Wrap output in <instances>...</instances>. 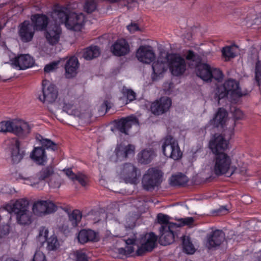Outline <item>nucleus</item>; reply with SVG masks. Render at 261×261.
<instances>
[{
    "label": "nucleus",
    "instance_id": "b1692460",
    "mask_svg": "<svg viewBox=\"0 0 261 261\" xmlns=\"http://www.w3.org/2000/svg\"><path fill=\"white\" fill-rule=\"evenodd\" d=\"M31 21L36 31L45 30L48 23V18L43 14H35L31 16Z\"/></svg>",
    "mask_w": 261,
    "mask_h": 261
},
{
    "label": "nucleus",
    "instance_id": "c03bdc74",
    "mask_svg": "<svg viewBox=\"0 0 261 261\" xmlns=\"http://www.w3.org/2000/svg\"><path fill=\"white\" fill-rule=\"evenodd\" d=\"M182 240L184 251L187 254H193L195 252V248L193 245L190 241L189 238L187 236H184Z\"/></svg>",
    "mask_w": 261,
    "mask_h": 261
},
{
    "label": "nucleus",
    "instance_id": "0e129e2a",
    "mask_svg": "<svg viewBox=\"0 0 261 261\" xmlns=\"http://www.w3.org/2000/svg\"><path fill=\"white\" fill-rule=\"evenodd\" d=\"M0 261H18V260L14 258L8 257L6 256H3L0 258Z\"/></svg>",
    "mask_w": 261,
    "mask_h": 261
},
{
    "label": "nucleus",
    "instance_id": "423d86ee",
    "mask_svg": "<svg viewBox=\"0 0 261 261\" xmlns=\"http://www.w3.org/2000/svg\"><path fill=\"white\" fill-rule=\"evenodd\" d=\"M228 94L233 97H240L245 95L246 93L241 91L239 83L236 81L228 80L222 86L218 87L216 95L220 99Z\"/></svg>",
    "mask_w": 261,
    "mask_h": 261
},
{
    "label": "nucleus",
    "instance_id": "4c0bfd02",
    "mask_svg": "<svg viewBox=\"0 0 261 261\" xmlns=\"http://www.w3.org/2000/svg\"><path fill=\"white\" fill-rule=\"evenodd\" d=\"M100 53V49L98 47L91 46L83 51V57L87 60H90L98 57Z\"/></svg>",
    "mask_w": 261,
    "mask_h": 261
},
{
    "label": "nucleus",
    "instance_id": "bf43d9fd",
    "mask_svg": "<svg viewBox=\"0 0 261 261\" xmlns=\"http://www.w3.org/2000/svg\"><path fill=\"white\" fill-rule=\"evenodd\" d=\"M255 78L258 82H261V63L260 62H257L256 64Z\"/></svg>",
    "mask_w": 261,
    "mask_h": 261
},
{
    "label": "nucleus",
    "instance_id": "69168bd1",
    "mask_svg": "<svg viewBox=\"0 0 261 261\" xmlns=\"http://www.w3.org/2000/svg\"><path fill=\"white\" fill-rule=\"evenodd\" d=\"M127 3L128 5V7L130 8L132 7V5L135 6L136 5V0H127Z\"/></svg>",
    "mask_w": 261,
    "mask_h": 261
},
{
    "label": "nucleus",
    "instance_id": "58836bf2",
    "mask_svg": "<svg viewBox=\"0 0 261 261\" xmlns=\"http://www.w3.org/2000/svg\"><path fill=\"white\" fill-rule=\"evenodd\" d=\"M17 222L21 225H29L32 222V213L29 209L16 215Z\"/></svg>",
    "mask_w": 261,
    "mask_h": 261
},
{
    "label": "nucleus",
    "instance_id": "dca6fc26",
    "mask_svg": "<svg viewBox=\"0 0 261 261\" xmlns=\"http://www.w3.org/2000/svg\"><path fill=\"white\" fill-rule=\"evenodd\" d=\"M34 59L29 55H20L10 60L11 65L15 69L24 70L34 64Z\"/></svg>",
    "mask_w": 261,
    "mask_h": 261
},
{
    "label": "nucleus",
    "instance_id": "2eb2a0df",
    "mask_svg": "<svg viewBox=\"0 0 261 261\" xmlns=\"http://www.w3.org/2000/svg\"><path fill=\"white\" fill-rule=\"evenodd\" d=\"M224 232L219 229L213 230L206 236L205 246L208 249H212L219 246L225 240Z\"/></svg>",
    "mask_w": 261,
    "mask_h": 261
},
{
    "label": "nucleus",
    "instance_id": "20e7f679",
    "mask_svg": "<svg viewBox=\"0 0 261 261\" xmlns=\"http://www.w3.org/2000/svg\"><path fill=\"white\" fill-rule=\"evenodd\" d=\"M55 174L54 168L52 166H48L43 167L38 172L35 177L25 178V183L31 186L42 190L45 186V180L48 178H50Z\"/></svg>",
    "mask_w": 261,
    "mask_h": 261
},
{
    "label": "nucleus",
    "instance_id": "a878e982",
    "mask_svg": "<svg viewBox=\"0 0 261 261\" xmlns=\"http://www.w3.org/2000/svg\"><path fill=\"white\" fill-rule=\"evenodd\" d=\"M30 158L39 165H44L47 160L45 150L40 147L34 148L30 154Z\"/></svg>",
    "mask_w": 261,
    "mask_h": 261
},
{
    "label": "nucleus",
    "instance_id": "4be33fe9",
    "mask_svg": "<svg viewBox=\"0 0 261 261\" xmlns=\"http://www.w3.org/2000/svg\"><path fill=\"white\" fill-rule=\"evenodd\" d=\"M61 29L57 25L50 27L45 34L47 42L50 45H55L58 43L61 34Z\"/></svg>",
    "mask_w": 261,
    "mask_h": 261
},
{
    "label": "nucleus",
    "instance_id": "f257e3e1",
    "mask_svg": "<svg viewBox=\"0 0 261 261\" xmlns=\"http://www.w3.org/2000/svg\"><path fill=\"white\" fill-rule=\"evenodd\" d=\"M51 16L57 24L64 23L67 29L75 32L82 30L86 20L83 13L73 11L65 7H57Z\"/></svg>",
    "mask_w": 261,
    "mask_h": 261
},
{
    "label": "nucleus",
    "instance_id": "37998d69",
    "mask_svg": "<svg viewBox=\"0 0 261 261\" xmlns=\"http://www.w3.org/2000/svg\"><path fill=\"white\" fill-rule=\"evenodd\" d=\"M82 217L81 212L77 210H74L69 214V220L72 227H74L78 225L81 220Z\"/></svg>",
    "mask_w": 261,
    "mask_h": 261
},
{
    "label": "nucleus",
    "instance_id": "0eeeda50",
    "mask_svg": "<svg viewBox=\"0 0 261 261\" xmlns=\"http://www.w3.org/2000/svg\"><path fill=\"white\" fill-rule=\"evenodd\" d=\"M137 244V254L142 255L145 252L151 251L156 244L157 237L152 232L142 234L136 240Z\"/></svg>",
    "mask_w": 261,
    "mask_h": 261
},
{
    "label": "nucleus",
    "instance_id": "338daca9",
    "mask_svg": "<svg viewBox=\"0 0 261 261\" xmlns=\"http://www.w3.org/2000/svg\"><path fill=\"white\" fill-rule=\"evenodd\" d=\"M102 106L104 108H106V110H107L108 108H110V103L107 100L104 101Z\"/></svg>",
    "mask_w": 261,
    "mask_h": 261
},
{
    "label": "nucleus",
    "instance_id": "774afa93",
    "mask_svg": "<svg viewBox=\"0 0 261 261\" xmlns=\"http://www.w3.org/2000/svg\"><path fill=\"white\" fill-rule=\"evenodd\" d=\"M239 171H240V172L241 174H245V173L246 171V168H245V167H244V168H243L242 169H240V170H239Z\"/></svg>",
    "mask_w": 261,
    "mask_h": 261
},
{
    "label": "nucleus",
    "instance_id": "cd10ccee",
    "mask_svg": "<svg viewBox=\"0 0 261 261\" xmlns=\"http://www.w3.org/2000/svg\"><path fill=\"white\" fill-rule=\"evenodd\" d=\"M79 64L77 58L75 57H72L68 60L65 65L66 75L68 78L76 74Z\"/></svg>",
    "mask_w": 261,
    "mask_h": 261
},
{
    "label": "nucleus",
    "instance_id": "7c9ffc66",
    "mask_svg": "<svg viewBox=\"0 0 261 261\" xmlns=\"http://www.w3.org/2000/svg\"><path fill=\"white\" fill-rule=\"evenodd\" d=\"M77 238L82 244L86 243L88 241L98 240L97 234L92 230H82L80 231Z\"/></svg>",
    "mask_w": 261,
    "mask_h": 261
},
{
    "label": "nucleus",
    "instance_id": "6e6552de",
    "mask_svg": "<svg viewBox=\"0 0 261 261\" xmlns=\"http://www.w3.org/2000/svg\"><path fill=\"white\" fill-rule=\"evenodd\" d=\"M162 173L155 168H149L144 175L142 179V185L146 190H151L158 186L161 182Z\"/></svg>",
    "mask_w": 261,
    "mask_h": 261
},
{
    "label": "nucleus",
    "instance_id": "f03ea898",
    "mask_svg": "<svg viewBox=\"0 0 261 261\" xmlns=\"http://www.w3.org/2000/svg\"><path fill=\"white\" fill-rule=\"evenodd\" d=\"M237 170V168L232 164L230 157L225 153H219L215 155L213 160V171L217 176L224 175L231 176Z\"/></svg>",
    "mask_w": 261,
    "mask_h": 261
},
{
    "label": "nucleus",
    "instance_id": "ddd939ff",
    "mask_svg": "<svg viewBox=\"0 0 261 261\" xmlns=\"http://www.w3.org/2000/svg\"><path fill=\"white\" fill-rule=\"evenodd\" d=\"M7 146L6 150L10 155L12 161L14 163H19L24 156V152L20 150V142L15 138L7 139L5 141Z\"/></svg>",
    "mask_w": 261,
    "mask_h": 261
},
{
    "label": "nucleus",
    "instance_id": "680f3d73",
    "mask_svg": "<svg viewBox=\"0 0 261 261\" xmlns=\"http://www.w3.org/2000/svg\"><path fill=\"white\" fill-rule=\"evenodd\" d=\"M182 225H191L194 222V219L192 217H187L181 219Z\"/></svg>",
    "mask_w": 261,
    "mask_h": 261
},
{
    "label": "nucleus",
    "instance_id": "603ef678",
    "mask_svg": "<svg viewBox=\"0 0 261 261\" xmlns=\"http://www.w3.org/2000/svg\"><path fill=\"white\" fill-rule=\"evenodd\" d=\"M137 217L127 216L125 219L124 225L126 228L132 229L136 225Z\"/></svg>",
    "mask_w": 261,
    "mask_h": 261
},
{
    "label": "nucleus",
    "instance_id": "6ab92c4d",
    "mask_svg": "<svg viewBox=\"0 0 261 261\" xmlns=\"http://www.w3.org/2000/svg\"><path fill=\"white\" fill-rule=\"evenodd\" d=\"M36 29L29 21H24L18 28V34L22 42L31 41L34 35Z\"/></svg>",
    "mask_w": 261,
    "mask_h": 261
},
{
    "label": "nucleus",
    "instance_id": "4d7b16f0",
    "mask_svg": "<svg viewBox=\"0 0 261 261\" xmlns=\"http://www.w3.org/2000/svg\"><path fill=\"white\" fill-rule=\"evenodd\" d=\"M186 58L187 60L192 61H198L199 60V57L197 54H196L192 50H189L187 51V54L186 56Z\"/></svg>",
    "mask_w": 261,
    "mask_h": 261
},
{
    "label": "nucleus",
    "instance_id": "412c9836",
    "mask_svg": "<svg viewBox=\"0 0 261 261\" xmlns=\"http://www.w3.org/2000/svg\"><path fill=\"white\" fill-rule=\"evenodd\" d=\"M111 49L115 56L120 57L128 54L130 47L125 39H119L112 45Z\"/></svg>",
    "mask_w": 261,
    "mask_h": 261
},
{
    "label": "nucleus",
    "instance_id": "9b49d317",
    "mask_svg": "<svg viewBox=\"0 0 261 261\" xmlns=\"http://www.w3.org/2000/svg\"><path fill=\"white\" fill-rule=\"evenodd\" d=\"M135 147L134 145L123 142L118 144L114 151V155L112 160L117 162L122 161L135 153Z\"/></svg>",
    "mask_w": 261,
    "mask_h": 261
},
{
    "label": "nucleus",
    "instance_id": "aec40b11",
    "mask_svg": "<svg viewBox=\"0 0 261 261\" xmlns=\"http://www.w3.org/2000/svg\"><path fill=\"white\" fill-rule=\"evenodd\" d=\"M171 106V100L170 98L167 97H163L151 104L150 110L153 114L159 115L168 111Z\"/></svg>",
    "mask_w": 261,
    "mask_h": 261
},
{
    "label": "nucleus",
    "instance_id": "7ed1b4c3",
    "mask_svg": "<svg viewBox=\"0 0 261 261\" xmlns=\"http://www.w3.org/2000/svg\"><path fill=\"white\" fill-rule=\"evenodd\" d=\"M162 150L165 156L174 161L180 160L182 156L177 141L171 136H167L163 140Z\"/></svg>",
    "mask_w": 261,
    "mask_h": 261
},
{
    "label": "nucleus",
    "instance_id": "c9c22d12",
    "mask_svg": "<svg viewBox=\"0 0 261 261\" xmlns=\"http://www.w3.org/2000/svg\"><path fill=\"white\" fill-rule=\"evenodd\" d=\"M137 237L135 235V238L132 239H127L125 240L126 246L124 249L121 248L119 249L120 253H123L125 255H130L135 250V247L137 248V244L136 240Z\"/></svg>",
    "mask_w": 261,
    "mask_h": 261
},
{
    "label": "nucleus",
    "instance_id": "6e6d98bb",
    "mask_svg": "<svg viewBox=\"0 0 261 261\" xmlns=\"http://www.w3.org/2000/svg\"><path fill=\"white\" fill-rule=\"evenodd\" d=\"M59 63V61H55L46 65L44 68V71L46 72H50L54 71L58 68Z\"/></svg>",
    "mask_w": 261,
    "mask_h": 261
},
{
    "label": "nucleus",
    "instance_id": "052dcab7",
    "mask_svg": "<svg viewBox=\"0 0 261 261\" xmlns=\"http://www.w3.org/2000/svg\"><path fill=\"white\" fill-rule=\"evenodd\" d=\"M127 28L128 31L131 33H133L136 31L139 30V28L138 24L135 23H131L127 26Z\"/></svg>",
    "mask_w": 261,
    "mask_h": 261
},
{
    "label": "nucleus",
    "instance_id": "393cba45",
    "mask_svg": "<svg viewBox=\"0 0 261 261\" xmlns=\"http://www.w3.org/2000/svg\"><path fill=\"white\" fill-rule=\"evenodd\" d=\"M177 228L160 229V243L164 246L168 245L174 241L175 232Z\"/></svg>",
    "mask_w": 261,
    "mask_h": 261
},
{
    "label": "nucleus",
    "instance_id": "c756f323",
    "mask_svg": "<svg viewBox=\"0 0 261 261\" xmlns=\"http://www.w3.org/2000/svg\"><path fill=\"white\" fill-rule=\"evenodd\" d=\"M157 219L158 223L161 225L160 229L177 228L180 226L179 224L170 222V218L167 215L159 214Z\"/></svg>",
    "mask_w": 261,
    "mask_h": 261
},
{
    "label": "nucleus",
    "instance_id": "1a4fd4ad",
    "mask_svg": "<svg viewBox=\"0 0 261 261\" xmlns=\"http://www.w3.org/2000/svg\"><path fill=\"white\" fill-rule=\"evenodd\" d=\"M42 94L39 99L44 103H51L55 101L58 97V92L54 84L50 81L44 80L42 82Z\"/></svg>",
    "mask_w": 261,
    "mask_h": 261
},
{
    "label": "nucleus",
    "instance_id": "a18cd8bd",
    "mask_svg": "<svg viewBox=\"0 0 261 261\" xmlns=\"http://www.w3.org/2000/svg\"><path fill=\"white\" fill-rule=\"evenodd\" d=\"M47 249L49 251L56 250L60 247V243L56 236H51L47 240Z\"/></svg>",
    "mask_w": 261,
    "mask_h": 261
},
{
    "label": "nucleus",
    "instance_id": "473e14b6",
    "mask_svg": "<svg viewBox=\"0 0 261 261\" xmlns=\"http://www.w3.org/2000/svg\"><path fill=\"white\" fill-rule=\"evenodd\" d=\"M227 118V113L226 111L222 108L218 109L217 113L213 119V122L216 127H223Z\"/></svg>",
    "mask_w": 261,
    "mask_h": 261
},
{
    "label": "nucleus",
    "instance_id": "e2e57ef3",
    "mask_svg": "<svg viewBox=\"0 0 261 261\" xmlns=\"http://www.w3.org/2000/svg\"><path fill=\"white\" fill-rule=\"evenodd\" d=\"M233 116L236 119H241L243 118V114L240 110H236Z\"/></svg>",
    "mask_w": 261,
    "mask_h": 261
},
{
    "label": "nucleus",
    "instance_id": "864d4df0",
    "mask_svg": "<svg viewBox=\"0 0 261 261\" xmlns=\"http://www.w3.org/2000/svg\"><path fill=\"white\" fill-rule=\"evenodd\" d=\"M48 184L51 188H58L60 186L59 179L55 174L49 178Z\"/></svg>",
    "mask_w": 261,
    "mask_h": 261
},
{
    "label": "nucleus",
    "instance_id": "a211bd4d",
    "mask_svg": "<svg viewBox=\"0 0 261 261\" xmlns=\"http://www.w3.org/2000/svg\"><path fill=\"white\" fill-rule=\"evenodd\" d=\"M136 57L141 62L150 64L155 59V55L151 46L141 45L137 49Z\"/></svg>",
    "mask_w": 261,
    "mask_h": 261
},
{
    "label": "nucleus",
    "instance_id": "2f4dec72",
    "mask_svg": "<svg viewBox=\"0 0 261 261\" xmlns=\"http://www.w3.org/2000/svg\"><path fill=\"white\" fill-rule=\"evenodd\" d=\"M156 156L154 151L152 148H146L138 154L139 162L142 164H148Z\"/></svg>",
    "mask_w": 261,
    "mask_h": 261
},
{
    "label": "nucleus",
    "instance_id": "8fccbe9b",
    "mask_svg": "<svg viewBox=\"0 0 261 261\" xmlns=\"http://www.w3.org/2000/svg\"><path fill=\"white\" fill-rule=\"evenodd\" d=\"M85 11L88 13H91L96 9V3L95 0H87L84 6Z\"/></svg>",
    "mask_w": 261,
    "mask_h": 261
},
{
    "label": "nucleus",
    "instance_id": "5701e85b",
    "mask_svg": "<svg viewBox=\"0 0 261 261\" xmlns=\"http://www.w3.org/2000/svg\"><path fill=\"white\" fill-rule=\"evenodd\" d=\"M138 124V120L137 118L135 116H130L119 120L117 123L116 126L120 132L128 134L127 132L132 125Z\"/></svg>",
    "mask_w": 261,
    "mask_h": 261
},
{
    "label": "nucleus",
    "instance_id": "9d476101",
    "mask_svg": "<svg viewBox=\"0 0 261 261\" xmlns=\"http://www.w3.org/2000/svg\"><path fill=\"white\" fill-rule=\"evenodd\" d=\"M140 174L137 168L131 163L124 164L119 173L120 179L126 183L136 184Z\"/></svg>",
    "mask_w": 261,
    "mask_h": 261
},
{
    "label": "nucleus",
    "instance_id": "09e8293b",
    "mask_svg": "<svg viewBox=\"0 0 261 261\" xmlns=\"http://www.w3.org/2000/svg\"><path fill=\"white\" fill-rule=\"evenodd\" d=\"M210 75V81L212 79H215L218 82H221L223 79V74L222 71L216 68L212 67Z\"/></svg>",
    "mask_w": 261,
    "mask_h": 261
},
{
    "label": "nucleus",
    "instance_id": "72a5a7b5",
    "mask_svg": "<svg viewBox=\"0 0 261 261\" xmlns=\"http://www.w3.org/2000/svg\"><path fill=\"white\" fill-rule=\"evenodd\" d=\"M29 201L27 199H18L13 204L11 207L12 212L16 215L23 211L29 209Z\"/></svg>",
    "mask_w": 261,
    "mask_h": 261
},
{
    "label": "nucleus",
    "instance_id": "39448f33",
    "mask_svg": "<svg viewBox=\"0 0 261 261\" xmlns=\"http://www.w3.org/2000/svg\"><path fill=\"white\" fill-rule=\"evenodd\" d=\"M165 60L167 61L168 68L173 75H180L186 71V61L179 54H167Z\"/></svg>",
    "mask_w": 261,
    "mask_h": 261
},
{
    "label": "nucleus",
    "instance_id": "ea45409f",
    "mask_svg": "<svg viewBox=\"0 0 261 261\" xmlns=\"http://www.w3.org/2000/svg\"><path fill=\"white\" fill-rule=\"evenodd\" d=\"M187 181V177L181 173L172 175L170 178V184L173 186H182Z\"/></svg>",
    "mask_w": 261,
    "mask_h": 261
},
{
    "label": "nucleus",
    "instance_id": "f704fd0d",
    "mask_svg": "<svg viewBox=\"0 0 261 261\" xmlns=\"http://www.w3.org/2000/svg\"><path fill=\"white\" fill-rule=\"evenodd\" d=\"M66 175L72 181L77 180L83 186L87 185V179L86 176L81 173H78L75 174L70 169L64 170Z\"/></svg>",
    "mask_w": 261,
    "mask_h": 261
},
{
    "label": "nucleus",
    "instance_id": "de8ad7c7",
    "mask_svg": "<svg viewBox=\"0 0 261 261\" xmlns=\"http://www.w3.org/2000/svg\"><path fill=\"white\" fill-rule=\"evenodd\" d=\"M63 109L64 111L69 115H73L78 117L81 116L78 111L75 109V107L71 103H65Z\"/></svg>",
    "mask_w": 261,
    "mask_h": 261
},
{
    "label": "nucleus",
    "instance_id": "4468645a",
    "mask_svg": "<svg viewBox=\"0 0 261 261\" xmlns=\"http://www.w3.org/2000/svg\"><path fill=\"white\" fill-rule=\"evenodd\" d=\"M12 133L24 138L31 133L33 125L21 119H14L12 120Z\"/></svg>",
    "mask_w": 261,
    "mask_h": 261
},
{
    "label": "nucleus",
    "instance_id": "5fc2aeb1",
    "mask_svg": "<svg viewBox=\"0 0 261 261\" xmlns=\"http://www.w3.org/2000/svg\"><path fill=\"white\" fill-rule=\"evenodd\" d=\"M32 261H46L44 254L40 250H37L33 258Z\"/></svg>",
    "mask_w": 261,
    "mask_h": 261
},
{
    "label": "nucleus",
    "instance_id": "49530a36",
    "mask_svg": "<svg viewBox=\"0 0 261 261\" xmlns=\"http://www.w3.org/2000/svg\"><path fill=\"white\" fill-rule=\"evenodd\" d=\"M48 230L44 226L41 227L39 229V234L37 236L38 241L42 244L47 240Z\"/></svg>",
    "mask_w": 261,
    "mask_h": 261
},
{
    "label": "nucleus",
    "instance_id": "c85d7f7f",
    "mask_svg": "<svg viewBox=\"0 0 261 261\" xmlns=\"http://www.w3.org/2000/svg\"><path fill=\"white\" fill-rule=\"evenodd\" d=\"M211 68L212 67L206 63L200 64L197 66L196 74L202 80L210 82Z\"/></svg>",
    "mask_w": 261,
    "mask_h": 261
},
{
    "label": "nucleus",
    "instance_id": "a19ab883",
    "mask_svg": "<svg viewBox=\"0 0 261 261\" xmlns=\"http://www.w3.org/2000/svg\"><path fill=\"white\" fill-rule=\"evenodd\" d=\"M238 51L239 49L236 45L226 46L222 50L223 56L227 59L236 57Z\"/></svg>",
    "mask_w": 261,
    "mask_h": 261
},
{
    "label": "nucleus",
    "instance_id": "79ce46f5",
    "mask_svg": "<svg viewBox=\"0 0 261 261\" xmlns=\"http://www.w3.org/2000/svg\"><path fill=\"white\" fill-rule=\"evenodd\" d=\"M121 91L123 95L122 98L126 99L125 104H127L136 99V93L133 90L123 86Z\"/></svg>",
    "mask_w": 261,
    "mask_h": 261
},
{
    "label": "nucleus",
    "instance_id": "f3484780",
    "mask_svg": "<svg viewBox=\"0 0 261 261\" xmlns=\"http://www.w3.org/2000/svg\"><path fill=\"white\" fill-rule=\"evenodd\" d=\"M227 146L228 141L220 135H215L209 143V147L215 155L224 153V151L227 149Z\"/></svg>",
    "mask_w": 261,
    "mask_h": 261
},
{
    "label": "nucleus",
    "instance_id": "3c124183",
    "mask_svg": "<svg viewBox=\"0 0 261 261\" xmlns=\"http://www.w3.org/2000/svg\"><path fill=\"white\" fill-rule=\"evenodd\" d=\"M12 120L3 121L0 122V132L2 133H11Z\"/></svg>",
    "mask_w": 261,
    "mask_h": 261
},
{
    "label": "nucleus",
    "instance_id": "13d9d810",
    "mask_svg": "<svg viewBox=\"0 0 261 261\" xmlns=\"http://www.w3.org/2000/svg\"><path fill=\"white\" fill-rule=\"evenodd\" d=\"M74 255L76 257V261H88L86 254L82 251H76Z\"/></svg>",
    "mask_w": 261,
    "mask_h": 261
},
{
    "label": "nucleus",
    "instance_id": "f8f14e48",
    "mask_svg": "<svg viewBox=\"0 0 261 261\" xmlns=\"http://www.w3.org/2000/svg\"><path fill=\"white\" fill-rule=\"evenodd\" d=\"M57 210V206L50 200H38L35 202L32 206L33 214L42 217L54 213Z\"/></svg>",
    "mask_w": 261,
    "mask_h": 261
},
{
    "label": "nucleus",
    "instance_id": "e433bc0d",
    "mask_svg": "<svg viewBox=\"0 0 261 261\" xmlns=\"http://www.w3.org/2000/svg\"><path fill=\"white\" fill-rule=\"evenodd\" d=\"M36 140L41 145L42 148H44L47 149H50L51 150H56L58 148L57 144L53 142L48 139L44 138L40 135H37L36 136Z\"/></svg>",
    "mask_w": 261,
    "mask_h": 261
},
{
    "label": "nucleus",
    "instance_id": "bb28decb",
    "mask_svg": "<svg viewBox=\"0 0 261 261\" xmlns=\"http://www.w3.org/2000/svg\"><path fill=\"white\" fill-rule=\"evenodd\" d=\"M167 61L165 59L160 58L158 61L152 64V68L153 72L152 79L153 80L157 79L158 77L168 69Z\"/></svg>",
    "mask_w": 261,
    "mask_h": 261
}]
</instances>
